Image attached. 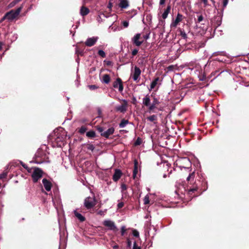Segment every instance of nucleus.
Returning a JSON list of instances; mask_svg holds the SVG:
<instances>
[{
  "instance_id": "f257e3e1",
  "label": "nucleus",
  "mask_w": 249,
  "mask_h": 249,
  "mask_svg": "<svg viewBox=\"0 0 249 249\" xmlns=\"http://www.w3.org/2000/svg\"><path fill=\"white\" fill-rule=\"evenodd\" d=\"M54 142L56 143L57 147H61L64 145L66 139L65 132L61 129V132H59V130L54 131Z\"/></svg>"
},
{
  "instance_id": "f03ea898",
  "label": "nucleus",
  "mask_w": 249,
  "mask_h": 249,
  "mask_svg": "<svg viewBox=\"0 0 249 249\" xmlns=\"http://www.w3.org/2000/svg\"><path fill=\"white\" fill-rule=\"evenodd\" d=\"M22 7H20L17 9L16 10H11L10 12L7 13L2 18V20L7 19L9 21H11L14 19L19 14Z\"/></svg>"
},
{
  "instance_id": "7ed1b4c3",
  "label": "nucleus",
  "mask_w": 249,
  "mask_h": 249,
  "mask_svg": "<svg viewBox=\"0 0 249 249\" xmlns=\"http://www.w3.org/2000/svg\"><path fill=\"white\" fill-rule=\"evenodd\" d=\"M43 175V171L39 168H36L34 170L32 177L33 181L36 182Z\"/></svg>"
},
{
  "instance_id": "20e7f679",
  "label": "nucleus",
  "mask_w": 249,
  "mask_h": 249,
  "mask_svg": "<svg viewBox=\"0 0 249 249\" xmlns=\"http://www.w3.org/2000/svg\"><path fill=\"white\" fill-rule=\"evenodd\" d=\"M131 76L134 81L138 82L140 79V76L141 74V70L137 66H135L134 68V71L131 68Z\"/></svg>"
},
{
  "instance_id": "39448f33",
  "label": "nucleus",
  "mask_w": 249,
  "mask_h": 249,
  "mask_svg": "<svg viewBox=\"0 0 249 249\" xmlns=\"http://www.w3.org/2000/svg\"><path fill=\"white\" fill-rule=\"evenodd\" d=\"M96 204L94 197H87L84 200V206L87 209H90L93 207Z\"/></svg>"
},
{
  "instance_id": "423d86ee",
  "label": "nucleus",
  "mask_w": 249,
  "mask_h": 249,
  "mask_svg": "<svg viewBox=\"0 0 249 249\" xmlns=\"http://www.w3.org/2000/svg\"><path fill=\"white\" fill-rule=\"evenodd\" d=\"M103 225L108 228V230L113 231H117L118 230L115 223L110 220H106L103 222Z\"/></svg>"
},
{
  "instance_id": "0eeeda50",
  "label": "nucleus",
  "mask_w": 249,
  "mask_h": 249,
  "mask_svg": "<svg viewBox=\"0 0 249 249\" xmlns=\"http://www.w3.org/2000/svg\"><path fill=\"white\" fill-rule=\"evenodd\" d=\"M98 40V36H93L92 37H89L85 41V44L88 47H91L95 44Z\"/></svg>"
},
{
  "instance_id": "6e6552de",
  "label": "nucleus",
  "mask_w": 249,
  "mask_h": 249,
  "mask_svg": "<svg viewBox=\"0 0 249 249\" xmlns=\"http://www.w3.org/2000/svg\"><path fill=\"white\" fill-rule=\"evenodd\" d=\"M141 34L140 33L136 34L134 37L131 39V41L133 44L136 46H141L143 43L142 40H140Z\"/></svg>"
},
{
  "instance_id": "1a4fd4ad",
  "label": "nucleus",
  "mask_w": 249,
  "mask_h": 249,
  "mask_svg": "<svg viewBox=\"0 0 249 249\" xmlns=\"http://www.w3.org/2000/svg\"><path fill=\"white\" fill-rule=\"evenodd\" d=\"M113 86L115 89L118 88L120 92H122L124 89L122 82L120 78H118L116 81L114 82Z\"/></svg>"
},
{
  "instance_id": "9d476101",
  "label": "nucleus",
  "mask_w": 249,
  "mask_h": 249,
  "mask_svg": "<svg viewBox=\"0 0 249 249\" xmlns=\"http://www.w3.org/2000/svg\"><path fill=\"white\" fill-rule=\"evenodd\" d=\"M41 150H38L36 156V157H40L41 159L39 160H37V159H35L33 162L36 163V164H41L44 163L46 161L45 158L43 157V155L42 154Z\"/></svg>"
},
{
  "instance_id": "9b49d317",
  "label": "nucleus",
  "mask_w": 249,
  "mask_h": 249,
  "mask_svg": "<svg viewBox=\"0 0 249 249\" xmlns=\"http://www.w3.org/2000/svg\"><path fill=\"white\" fill-rule=\"evenodd\" d=\"M42 182L43 187H44L46 191L48 192L50 191L52 187V184L51 181L46 178H43Z\"/></svg>"
},
{
  "instance_id": "f8f14e48",
  "label": "nucleus",
  "mask_w": 249,
  "mask_h": 249,
  "mask_svg": "<svg viewBox=\"0 0 249 249\" xmlns=\"http://www.w3.org/2000/svg\"><path fill=\"white\" fill-rule=\"evenodd\" d=\"M182 19V15L178 13L175 20H173L171 24V27H176L179 22Z\"/></svg>"
},
{
  "instance_id": "ddd939ff",
  "label": "nucleus",
  "mask_w": 249,
  "mask_h": 249,
  "mask_svg": "<svg viewBox=\"0 0 249 249\" xmlns=\"http://www.w3.org/2000/svg\"><path fill=\"white\" fill-rule=\"evenodd\" d=\"M124 104L116 106L115 109L116 111L122 113H124L126 111L127 108V102L125 100H124Z\"/></svg>"
},
{
  "instance_id": "4468645a",
  "label": "nucleus",
  "mask_w": 249,
  "mask_h": 249,
  "mask_svg": "<svg viewBox=\"0 0 249 249\" xmlns=\"http://www.w3.org/2000/svg\"><path fill=\"white\" fill-rule=\"evenodd\" d=\"M114 128L113 127H110L107 130L105 131L103 134H102V136L106 138H108L109 136L114 133Z\"/></svg>"
},
{
  "instance_id": "2eb2a0df",
  "label": "nucleus",
  "mask_w": 249,
  "mask_h": 249,
  "mask_svg": "<svg viewBox=\"0 0 249 249\" xmlns=\"http://www.w3.org/2000/svg\"><path fill=\"white\" fill-rule=\"evenodd\" d=\"M122 175V172L119 169H115V172L113 176V179L115 181H118Z\"/></svg>"
},
{
  "instance_id": "dca6fc26",
  "label": "nucleus",
  "mask_w": 249,
  "mask_h": 249,
  "mask_svg": "<svg viewBox=\"0 0 249 249\" xmlns=\"http://www.w3.org/2000/svg\"><path fill=\"white\" fill-rule=\"evenodd\" d=\"M197 186L196 184L193 185V186L190 187L188 186L187 188V194L189 196L192 195L193 193L197 190Z\"/></svg>"
},
{
  "instance_id": "f3484780",
  "label": "nucleus",
  "mask_w": 249,
  "mask_h": 249,
  "mask_svg": "<svg viewBox=\"0 0 249 249\" xmlns=\"http://www.w3.org/2000/svg\"><path fill=\"white\" fill-rule=\"evenodd\" d=\"M129 5V1L128 0H120L119 4V6L122 9H126Z\"/></svg>"
},
{
  "instance_id": "a211bd4d",
  "label": "nucleus",
  "mask_w": 249,
  "mask_h": 249,
  "mask_svg": "<svg viewBox=\"0 0 249 249\" xmlns=\"http://www.w3.org/2000/svg\"><path fill=\"white\" fill-rule=\"evenodd\" d=\"M134 170H133V177L134 178H135L137 176V174L138 172V161L137 160H134Z\"/></svg>"
},
{
  "instance_id": "6ab92c4d",
  "label": "nucleus",
  "mask_w": 249,
  "mask_h": 249,
  "mask_svg": "<svg viewBox=\"0 0 249 249\" xmlns=\"http://www.w3.org/2000/svg\"><path fill=\"white\" fill-rule=\"evenodd\" d=\"M142 104L147 107L150 105V99L148 94H147L144 98H143Z\"/></svg>"
},
{
  "instance_id": "aec40b11",
  "label": "nucleus",
  "mask_w": 249,
  "mask_h": 249,
  "mask_svg": "<svg viewBox=\"0 0 249 249\" xmlns=\"http://www.w3.org/2000/svg\"><path fill=\"white\" fill-rule=\"evenodd\" d=\"M89 10L88 8L84 6H82L81 7L80 13L81 16H86L89 13Z\"/></svg>"
},
{
  "instance_id": "412c9836",
  "label": "nucleus",
  "mask_w": 249,
  "mask_h": 249,
  "mask_svg": "<svg viewBox=\"0 0 249 249\" xmlns=\"http://www.w3.org/2000/svg\"><path fill=\"white\" fill-rule=\"evenodd\" d=\"M110 78L108 74H105L102 77V79L101 80L102 82L104 83L105 84H108L110 82Z\"/></svg>"
},
{
  "instance_id": "4be33fe9",
  "label": "nucleus",
  "mask_w": 249,
  "mask_h": 249,
  "mask_svg": "<svg viewBox=\"0 0 249 249\" xmlns=\"http://www.w3.org/2000/svg\"><path fill=\"white\" fill-rule=\"evenodd\" d=\"M171 6L170 5H168L165 10L164 11L162 15V17L163 19H165L167 18V16L170 11Z\"/></svg>"
},
{
  "instance_id": "5701e85b",
  "label": "nucleus",
  "mask_w": 249,
  "mask_h": 249,
  "mask_svg": "<svg viewBox=\"0 0 249 249\" xmlns=\"http://www.w3.org/2000/svg\"><path fill=\"white\" fill-rule=\"evenodd\" d=\"M75 216L81 222L84 221L85 220V218L81 213H78L76 211H74Z\"/></svg>"
},
{
  "instance_id": "b1692460",
  "label": "nucleus",
  "mask_w": 249,
  "mask_h": 249,
  "mask_svg": "<svg viewBox=\"0 0 249 249\" xmlns=\"http://www.w3.org/2000/svg\"><path fill=\"white\" fill-rule=\"evenodd\" d=\"M129 122L127 120L123 119L121 120V123L119 124L120 128H124L128 124Z\"/></svg>"
},
{
  "instance_id": "393cba45",
  "label": "nucleus",
  "mask_w": 249,
  "mask_h": 249,
  "mask_svg": "<svg viewBox=\"0 0 249 249\" xmlns=\"http://www.w3.org/2000/svg\"><path fill=\"white\" fill-rule=\"evenodd\" d=\"M147 119L151 122H153L154 124H156L155 121L157 120V116L156 115H151L147 118Z\"/></svg>"
},
{
  "instance_id": "a878e982",
  "label": "nucleus",
  "mask_w": 249,
  "mask_h": 249,
  "mask_svg": "<svg viewBox=\"0 0 249 249\" xmlns=\"http://www.w3.org/2000/svg\"><path fill=\"white\" fill-rule=\"evenodd\" d=\"M86 136L89 138H94L96 136V134L94 131L92 130L87 132Z\"/></svg>"
},
{
  "instance_id": "bb28decb",
  "label": "nucleus",
  "mask_w": 249,
  "mask_h": 249,
  "mask_svg": "<svg viewBox=\"0 0 249 249\" xmlns=\"http://www.w3.org/2000/svg\"><path fill=\"white\" fill-rule=\"evenodd\" d=\"M156 106L154 104H151L148 107V111L149 113H152L154 112V110L156 108Z\"/></svg>"
},
{
  "instance_id": "cd10ccee",
  "label": "nucleus",
  "mask_w": 249,
  "mask_h": 249,
  "mask_svg": "<svg viewBox=\"0 0 249 249\" xmlns=\"http://www.w3.org/2000/svg\"><path fill=\"white\" fill-rule=\"evenodd\" d=\"M158 80H159V78H157L151 82V83L150 84V89H153L156 87V86L157 84V82H158Z\"/></svg>"
},
{
  "instance_id": "c85d7f7f",
  "label": "nucleus",
  "mask_w": 249,
  "mask_h": 249,
  "mask_svg": "<svg viewBox=\"0 0 249 249\" xmlns=\"http://www.w3.org/2000/svg\"><path fill=\"white\" fill-rule=\"evenodd\" d=\"M181 161L186 164L187 165H191V162L189 160V159L187 158H183L181 160Z\"/></svg>"
},
{
  "instance_id": "c756f323",
  "label": "nucleus",
  "mask_w": 249,
  "mask_h": 249,
  "mask_svg": "<svg viewBox=\"0 0 249 249\" xmlns=\"http://www.w3.org/2000/svg\"><path fill=\"white\" fill-rule=\"evenodd\" d=\"M179 32H180V35L181 36L182 38H183L184 39H187V36L184 30H180Z\"/></svg>"
},
{
  "instance_id": "7c9ffc66",
  "label": "nucleus",
  "mask_w": 249,
  "mask_h": 249,
  "mask_svg": "<svg viewBox=\"0 0 249 249\" xmlns=\"http://www.w3.org/2000/svg\"><path fill=\"white\" fill-rule=\"evenodd\" d=\"M87 128L86 126H81L79 129V132L81 134H83L84 133H85V132H86V131H87Z\"/></svg>"
},
{
  "instance_id": "2f4dec72",
  "label": "nucleus",
  "mask_w": 249,
  "mask_h": 249,
  "mask_svg": "<svg viewBox=\"0 0 249 249\" xmlns=\"http://www.w3.org/2000/svg\"><path fill=\"white\" fill-rule=\"evenodd\" d=\"M134 241H132L131 239L129 238L127 239V248L130 249L131 248V245L132 244V242L133 243Z\"/></svg>"
},
{
  "instance_id": "473e14b6",
  "label": "nucleus",
  "mask_w": 249,
  "mask_h": 249,
  "mask_svg": "<svg viewBox=\"0 0 249 249\" xmlns=\"http://www.w3.org/2000/svg\"><path fill=\"white\" fill-rule=\"evenodd\" d=\"M98 54L103 58H104L106 56L105 52L102 50H100L98 51Z\"/></svg>"
},
{
  "instance_id": "72a5a7b5",
  "label": "nucleus",
  "mask_w": 249,
  "mask_h": 249,
  "mask_svg": "<svg viewBox=\"0 0 249 249\" xmlns=\"http://www.w3.org/2000/svg\"><path fill=\"white\" fill-rule=\"evenodd\" d=\"M130 249H141L140 246H139L135 241H134L132 248Z\"/></svg>"
},
{
  "instance_id": "f704fd0d",
  "label": "nucleus",
  "mask_w": 249,
  "mask_h": 249,
  "mask_svg": "<svg viewBox=\"0 0 249 249\" xmlns=\"http://www.w3.org/2000/svg\"><path fill=\"white\" fill-rule=\"evenodd\" d=\"M144 204H148L149 203V198L148 195L145 196L143 199Z\"/></svg>"
},
{
  "instance_id": "c9c22d12",
  "label": "nucleus",
  "mask_w": 249,
  "mask_h": 249,
  "mask_svg": "<svg viewBox=\"0 0 249 249\" xmlns=\"http://www.w3.org/2000/svg\"><path fill=\"white\" fill-rule=\"evenodd\" d=\"M152 104H154L157 106L158 105L160 104L159 99L157 98H156V97H154Z\"/></svg>"
},
{
  "instance_id": "e433bc0d",
  "label": "nucleus",
  "mask_w": 249,
  "mask_h": 249,
  "mask_svg": "<svg viewBox=\"0 0 249 249\" xmlns=\"http://www.w3.org/2000/svg\"><path fill=\"white\" fill-rule=\"evenodd\" d=\"M142 143V140L140 137L137 138L136 141H135L134 144L135 146L139 145Z\"/></svg>"
},
{
  "instance_id": "4c0bfd02",
  "label": "nucleus",
  "mask_w": 249,
  "mask_h": 249,
  "mask_svg": "<svg viewBox=\"0 0 249 249\" xmlns=\"http://www.w3.org/2000/svg\"><path fill=\"white\" fill-rule=\"evenodd\" d=\"M97 130L100 133L101 136H102V134H103L104 132H105L104 129L102 127H100V126L97 127Z\"/></svg>"
},
{
  "instance_id": "58836bf2",
  "label": "nucleus",
  "mask_w": 249,
  "mask_h": 249,
  "mask_svg": "<svg viewBox=\"0 0 249 249\" xmlns=\"http://www.w3.org/2000/svg\"><path fill=\"white\" fill-rule=\"evenodd\" d=\"M87 148H88V149L92 151L95 149V147H94V146L93 144H89L88 145Z\"/></svg>"
},
{
  "instance_id": "ea45409f",
  "label": "nucleus",
  "mask_w": 249,
  "mask_h": 249,
  "mask_svg": "<svg viewBox=\"0 0 249 249\" xmlns=\"http://www.w3.org/2000/svg\"><path fill=\"white\" fill-rule=\"evenodd\" d=\"M75 53L76 54H77L78 55H82L83 54V52L82 51H80L78 47H76V49H75Z\"/></svg>"
},
{
  "instance_id": "a19ab883",
  "label": "nucleus",
  "mask_w": 249,
  "mask_h": 249,
  "mask_svg": "<svg viewBox=\"0 0 249 249\" xmlns=\"http://www.w3.org/2000/svg\"><path fill=\"white\" fill-rule=\"evenodd\" d=\"M121 235L123 236L126 231L125 227L124 226H122L121 227Z\"/></svg>"
},
{
  "instance_id": "79ce46f5",
  "label": "nucleus",
  "mask_w": 249,
  "mask_h": 249,
  "mask_svg": "<svg viewBox=\"0 0 249 249\" xmlns=\"http://www.w3.org/2000/svg\"><path fill=\"white\" fill-rule=\"evenodd\" d=\"M194 172L190 174L188 177L187 178V180L189 181L191 178H194Z\"/></svg>"
},
{
  "instance_id": "37998d69",
  "label": "nucleus",
  "mask_w": 249,
  "mask_h": 249,
  "mask_svg": "<svg viewBox=\"0 0 249 249\" xmlns=\"http://www.w3.org/2000/svg\"><path fill=\"white\" fill-rule=\"evenodd\" d=\"M204 4L205 7L209 5L208 0H200Z\"/></svg>"
},
{
  "instance_id": "c03bdc74",
  "label": "nucleus",
  "mask_w": 249,
  "mask_h": 249,
  "mask_svg": "<svg viewBox=\"0 0 249 249\" xmlns=\"http://www.w3.org/2000/svg\"><path fill=\"white\" fill-rule=\"evenodd\" d=\"M133 235L135 237H138L139 236V232L136 230H134L133 231Z\"/></svg>"
},
{
  "instance_id": "a18cd8bd",
  "label": "nucleus",
  "mask_w": 249,
  "mask_h": 249,
  "mask_svg": "<svg viewBox=\"0 0 249 249\" xmlns=\"http://www.w3.org/2000/svg\"><path fill=\"white\" fill-rule=\"evenodd\" d=\"M20 164H21V165L23 166V167H24L25 169H27L28 170V172H30L29 171V169H28V167L27 166V165H26L25 164H24L22 161H19Z\"/></svg>"
},
{
  "instance_id": "49530a36",
  "label": "nucleus",
  "mask_w": 249,
  "mask_h": 249,
  "mask_svg": "<svg viewBox=\"0 0 249 249\" xmlns=\"http://www.w3.org/2000/svg\"><path fill=\"white\" fill-rule=\"evenodd\" d=\"M122 24L124 28H127L129 25V22L126 20L124 21Z\"/></svg>"
},
{
  "instance_id": "de8ad7c7",
  "label": "nucleus",
  "mask_w": 249,
  "mask_h": 249,
  "mask_svg": "<svg viewBox=\"0 0 249 249\" xmlns=\"http://www.w3.org/2000/svg\"><path fill=\"white\" fill-rule=\"evenodd\" d=\"M138 51H139V50L137 49H133L132 51V55L133 56H135V55H136L137 54V53H138Z\"/></svg>"
},
{
  "instance_id": "09e8293b",
  "label": "nucleus",
  "mask_w": 249,
  "mask_h": 249,
  "mask_svg": "<svg viewBox=\"0 0 249 249\" xmlns=\"http://www.w3.org/2000/svg\"><path fill=\"white\" fill-rule=\"evenodd\" d=\"M203 20V17L202 15H199V16L198 17V18H197V22H198V23H200V22H201Z\"/></svg>"
},
{
  "instance_id": "8fccbe9b",
  "label": "nucleus",
  "mask_w": 249,
  "mask_h": 249,
  "mask_svg": "<svg viewBox=\"0 0 249 249\" xmlns=\"http://www.w3.org/2000/svg\"><path fill=\"white\" fill-rule=\"evenodd\" d=\"M7 176V173H2V174H0V179L5 178Z\"/></svg>"
},
{
  "instance_id": "3c124183",
  "label": "nucleus",
  "mask_w": 249,
  "mask_h": 249,
  "mask_svg": "<svg viewBox=\"0 0 249 249\" xmlns=\"http://www.w3.org/2000/svg\"><path fill=\"white\" fill-rule=\"evenodd\" d=\"M229 2V0H223V6L224 8H225Z\"/></svg>"
},
{
  "instance_id": "603ef678",
  "label": "nucleus",
  "mask_w": 249,
  "mask_h": 249,
  "mask_svg": "<svg viewBox=\"0 0 249 249\" xmlns=\"http://www.w3.org/2000/svg\"><path fill=\"white\" fill-rule=\"evenodd\" d=\"M124 204L123 202H121L119 203L117 205L118 209L122 208L124 206Z\"/></svg>"
},
{
  "instance_id": "864d4df0",
  "label": "nucleus",
  "mask_w": 249,
  "mask_h": 249,
  "mask_svg": "<svg viewBox=\"0 0 249 249\" xmlns=\"http://www.w3.org/2000/svg\"><path fill=\"white\" fill-rule=\"evenodd\" d=\"M109 29H111L113 30V31L115 32L117 30V27H113L112 26V25H111L109 27Z\"/></svg>"
},
{
  "instance_id": "5fc2aeb1",
  "label": "nucleus",
  "mask_w": 249,
  "mask_h": 249,
  "mask_svg": "<svg viewBox=\"0 0 249 249\" xmlns=\"http://www.w3.org/2000/svg\"><path fill=\"white\" fill-rule=\"evenodd\" d=\"M150 33L147 34L143 36V38L145 40H147L149 38Z\"/></svg>"
},
{
  "instance_id": "6e6d98bb",
  "label": "nucleus",
  "mask_w": 249,
  "mask_h": 249,
  "mask_svg": "<svg viewBox=\"0 0 249 249\" xmlns=\"http://www.w3.org/2000/svg\"><path fill=\"white\" fill-rule=\"evenodd\" d=\"M112 7V3L111 2H109L108 4L107 5V8L109 9L110 11L111 10Z\"/></svg>"
},
{
  "instance_id": "4d7b16f0",
  "label": "nucleus",
  "mask_w": 249,
  "mask_h": 249,
  "mask_svg": "<svg viewBox=\"0 0 249 249\" xmlns=\"http://www.w3.org/2000/svg\"><path fill=\"white\" fill-rule=\"evenodd\" d=\"M121 189L122 191L125 190L126 189V186L125 184H122Z\"/></svg>"
},
{
  "instance_id": "13d9d810",
  "label": "nucleus",
  "mask_w": 249,
  "mask_h": 249,
  "mask_svg": "<svg viewBox=\"0 0 249 249\" xmlns=\"http://www.w3.org/2000/svg\"><path fill=\"white\" fill-rule=\"evenodd\" d=\"M89 88L91 89H94L97 88L96 86L95 85H90L89 86Z\"/></svg>"
},
{
  "instance_id": "bf43d9fd",
  "label": "nucleus",
  "mask_w": 249,
  "mask_h": 249,
  "mask_svg": "<svg viewBox=\"0 0 249 249\" xmlns=\"http://www.w3.org/2000/svg\"><path fill=\"white\" fill-rule=\"evenodd\" d=\"M165 2V0H160V5H163L164 4Z\"/></svg>"
},
{
  "instance_id": "052dcab7",
  "label": "nucleus",
  "mask_w": 249,
  "mask_h": 249,
  "mask_svg": "<svg viewBox=\"0 0 249 249\" xmlns=\"http://www.w3.org/2000/svg\"><path fill=\"white\" fill-rule=\"evenodd\" d=\"M104 62H106L107 65H110L111 64V62L110 61H106L105 60Z\"/></svg>"
},
{
  "instance_id": "680f3d73",
  "label": "nucleus",
  "mask_w": 249,
  "mask_h": 249,
  "mask_svg": "<svg viewBox=\"0 0 249 249\" xmlns=\"http://www.w3.org/2000/svg\"><path fill=\"white\" fill-rule=\"evenodd\" d=\"M113 249H118L119 248V246L117 245H115L112 246Z\"/></svg>"
},
{
  "instance_id": "e2e57ef3",
  "label": "nucleus",
  "mask_w": 249,
  "mask_h": 249,
  "mask_svg": "<svg viewBox=\"0 0 249 249\" xmlns=\"http://www.w3.org/2000/svg\"><path fill=\"white\" fill-rule=\"evenodd\" d=\"M2 43L0 42V50L2 49Z\"/></svg>"
},
{
  "instance_id": "0e129e2a",
  "label": "nucleus",
  "mask_w": 249,
  "mask_h": 249,
  "mask_svg": "<svg viewBox=\"0 0 249 249\" xmlns=\"http://www.w3.org/2000/svg\"><path fill=\"white\" fill-rule=\"evenodd\" d=\"M163 177L164 178H165L166 177V174H164L163 176Z\"/></svg>"
},
{
  "instance_id": "69168bd1",
  "label": "nucleus",
  "mask_w": 249,
  "mask_h": 249,
  "mask_svg": "<svg viewBox=\"0 0 249 249\" xmlns=\"http://www.w3.org/2000/svg\"><path fill=\"white\" fill-rule=\"evenodd\" d=\"M133 99L134 101H136V99L135 97H134Z\"/></svg>"
},
{
  "instance_id": "338daca9",
  "label": "nucleus",
  "mask_w": 249,
  "mask_h": 249,
  "mask_svg": "<svg viewBox=\"0 0 249 249\" xmlns=\"http://www.w3.org/2000/svg\"><path fill=\"white\" fill-rule=\"evenodd\" d=\"M15 38H17V35H15Z\"/></svg>"
},
{
  "instance_id": "774afa93",
  "label": "nucleus",
  "mask_w": 249,
  "mask_h": 249,
  "mask_svg": "<svg viewBox=\"0 0 249 249\" xmlns=\"http://www.w3.org/2000/svg\"><path fill=\"white\" fill-rule=\"evenodd\" d=\"M216 53H214L213 54H216Z\"/></svg>"
}]
</instances>
